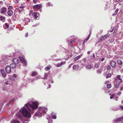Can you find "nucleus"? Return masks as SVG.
I'll list each match as a JSON object with an SVG mask.
<instances>
[{"instance_id": "f257e3e1", "label": "nucleus", "mask_w": 123, "mask_h": 123, "mask_svg": "<svg viewBox=\"0 0 123 123\" xmlns=\"http://www.w3.org/2000/svg\"><path fill=\"white\" fill-rule=\"evenodd\" d=\"M38 103L36 102H33L30 103H28L26 104L21 109L19 110L16 115L21 120H22L23 116L30 118L31 117V110L33 111L36 109L38 107Z\"/></svg>"}, {"instance_id": "f03ea898", "label": "nucleus", "mask_w": 123, "mask_h": 123, "mask_svg": "<svg viewBox=\"0 0 123 123\" xmlns=\"http://www.w3.org/2000/svg\"><path fill=\"white\" fill-rule=\"evenodd\" d=\"M48 111V109L44 107H40L39 108V109L36 112L35 115L36 116H38V117H40L44 115V113H45Z\"/></svg>"}, {"instance_id": "7ed1b4c3", "label": "nucleus", "mask_w": 123, "mask_h": 123, "mask_svg": "<svg viewBox=\"0 0 123 123\" xmlns=\"http://www.w3.org/2000/svg\"><path fill=\"white\" fill-rule=\"evenodd\" d=\"M19 57L24 65L25 66L27 64V62L25 59L21 56H19Z\"/></svg>"}, {"instance_id": "20e7f679", "label": "nucleus", "mask_w": 123, "mask_h": 123, "mask_svg": "<svg viewBox=\"0 0 123 123\" xmlns=\"http://www.w3.org/2000/svg\"><path fill=\"white\" fill-rule=\"evenodd\" d=\"M109 34H107L105 35L104 36H102L100 37L99 38V39L100 40V41L103 40L104 39L106 38L107 37H108L109 36Z\"/></svg>"}, {"instance_id": "39448f33", "label": "nucleus", "mask_w": 123, "mask_h": 123, "mask_svg": "<svg viewBox=\"0 0 123 123\" xmlns=\"http://www.w3.org/2000/svg\"><path fill=\"white\" fill-rule=\"evenodd\" d=\"M11 68L9 66H7L5 68V70L6 72L8 73H10L11 72Z\"/></svg>"}, {"instance_id": "423d86ee", "label": "nucleus", "mask_w": 123, "mask_h": 123, "mask_svg": "<svg viewBox=\"0 0 123 123\" xmlns=\"http://www.w3.org/2000/svg\"><path fill=\"white\" fill-rule=\"evenodd\" d=\"M110 64L111 66L113 68L115 67L116 65V62L113 60H112L110 62Z\"/></svg>"}, {"instance_id": "0eeeda50", "label": "nucleus", "mask_w": 123, "mask_h": 123, "mask_svg": "<svg viewBox=\"0 0 123 123\" xmlns=\"http://www.w3.org/2000/svg\"><path fill=\"white\" fill-rule=\"evenodd\" d=\"M12 61L13 62L16 64H17L19 62V60L16 58L13 59Z\"/></svg>"}, {"instance_id": "6e6552de", "label": "nucleus", "mask_w": 123, "mask_h": 123, "mask_svg": "<svg viewBox=\"0 0 123 123\" xmlns=\"http://www.w3.org/2000/svg\"><path fill=\"white\" fill-rule=\"evenodd\" d=\"M6 10V8L5 7L1 8L0 9V12L1 13H4Z\"/></svg>"}, {"instance_id": "1a4fd4ad", "label": "nucleus", "mask_w": 123, "mask_h": 123, "mask_svg": "<svg viewBox=\"0 0 123 123\" xmlns=\"http://www.w3.org/2000/svg\"><path fill=\"white\" fill-rule=\"evenodd\" d=\"M40 8V5H35L33 6V8L35 9H39Z\"/></svg>"}, {"instance_id": "9d476101", "label": "nucleus", "mask_w": 123, "mask_h": 123, "mask_svg": "<svg viewBox=\"0 0 123 123\" xmlns=\"http://www.w3.org/2000/svg\"><path fill=\"white\" fill-rule=\"evenodd\" d=\"M123 118L122 117H120L116 119L115 120V122H120L122 119Z\"/></svg>"}, {"instance_id": "9b49d317", "label": "nucleus", "mask_w": 123, "mask_h": 123, "mask_svg": "<svg viewBox=\"0 0 123 123\" xmlns=\"http://www.w3.org/2000/svg\"><path fill=\"white\" fill-rule=\"evenodd\" d=\"M16 64L14 63H12L10 65V67L11 68H15L16 67Z\"/></svg>"}, {"instance_id": "f8f14e48", "label": "nucleus", "mask_w": 123, "mask_h": 123, "mask_svg": "<svg viewBox=\"0 0 123 123\" xmlns=\"http://www.w3.org/2000/svg\"><path fill=\"white\" fill-rule=\"evenodd\" d=\"M66 63L65 61L63 62H61V63H59L57 64V67H60L62 64H64Z\"/></svg>"}, {"instance_id": "ddd939ff", "label": "nucleus", "mask_w": 123, "mask_h": 123, "mask_svg": "<svg viewBox=\"0 0 123 123\" xmlns=\"http://www.w3.org/2000/svg\"><path fill=\"white\" fill-rule=\"evenodd\" d=\"M13 12L12 10L8 11V14L9 16H11L13 14Z\"/></svg>"}, {"instance_id": "4468645a", "label": "nucleus", "mask_w": 123, "mask_h": 123, "mask_svg": "<svg viewBox=\"0 0 123 123\" xmlns=\"http://www.w3.org/2000/svg\"><path fill=\"white\" fill-rule=\"evenodd\" d=\"M1 72L3 76L4 77L5 76L6 74L5 73L3 69H1Z\"/></svg>"}, {"instance_id": "2eb2a0df", "label": "nucleus", "mask_w": 123, "mask_h": 123, "mask_svg": "<svg viewBox=\"0 0 123 123\" xmlns=\"http://www.w3.org/2000/svg\"><path fill=\"white\" fill-rule=\"evenodd\" d=\"M56 115L54 114V113H51V117L52 118L54 119H56Z\"/></svg>"}, {"instance_id": "dca6fc26", "label": "nucleus", "mask_w": 123, "mask_h": 123, "mask_svg": "<svg viewBox=\"0 0 123 123\" xmlns=\"http://www.w3.org/2000/svg\"><path fill=\"white\" fill-rule=\"evenodd\" d=\"M37 12H34L33 13L32 16H33L34 18L35 19H36L37 17H38V16L37 15Z\"/></svg>"}, {"instance_id": "f3484780", "label": "nucleus", "mask_w": 123, "mask_h": 123, "mask_svg": "<svg viewBox=\"0 0 123 123\" xmlns=\"http://www.w3.org/2000/svg\"><path fill=\"white\" fill-rule=\"evenodd\" d=\"M121 76L120 75H118L117 76V78L120 81V82L122 83L123 82V80L121 78Z\"/></svg>"}, {"instance_id": "a211bd4d", "label": "nucleus", "mask_w": 123, "mask_h": 123, "mask_svg": "<svg viewBox=\"0 0 123 123\" xmlns=\"http://www.w3.org/2000/svg\"><path fill=\"white\" fill-rule=\"evenodd\" d=\"M120 85V82H117V83L115 84V86L116 88H118L119 86Z\"/></svg>"}, {"instance_id": "6ab92c4d", "label": "nucleus", "mask_w": 123, "mask_h": 123, "mask_svg": "<svg viewBox=\"0 0 123 123\" xmlns=\"http://www.w3.org/2000/svg\"><path fill=\"white\" fill-rule=\"evenodd\" d=\"M80 57V56L79 55L78 56L75 57L74 59V61H76Z\"/></svg>"}, {"instance_id": "aec40b11", "label": "nucleus", "mask_w": 123, "mask_h": 123, "mask_svg": "<svg viewBox=\"0 0 123 123\" xmlns=\"http://www.w3.org/2000/svg\"><path fill=\"white\" fill-rule=\"evenodd\" d=\"M11 123H20L16 120L13 119L12 122V121L11 122Z\"/></svg>"}, {"instance_id": "412c9836", "label": "nucleus", "mask_w": 123, "mask_h": 123, "mask_svg": "<svg viewBox=\"0 0 123 123\" xmlns=\"http://www.w3.org/2000/svg\"><path fill=\"white\" fill-rule=\"evenodd\" d=\"M48 75L47 74L45 73L43 76L44 77H43V79H47Z\"/></svg>"}, {"instance_id": "4be33fe9", "label": "nucleus", "mask_w": 123, "mask_h": 123, "mask_svg": "<svg viewBox=\"0 0 123 123\" xmlns=\"http://www.w3.org/2000/svg\"><path fill=\"white\" fill-rule=\"evenodd\" d=\"M117 62L118 64L120 65H122V62L121 60H117Z\"/></svg>"}, {"instance_id": "5701e85b", "label": "nucleus", "mask_w": 123, "mask_h": 123, "mask_svg": "<svg viewBox=\"0 0 123 123\" xmlns=\"http://www.w3.org/2000/svg\"><path fill=\"white\" fill-rule=\"evenodd\" d=\"M92 67L90 65H88L86 66V68L87 69H90Z\"/></svg>"}, {"instance_id": "b1692460", "label": "nucleus", "mask_w": 123, "mask_h": 123, "mask_svg": "<svg viewBox=\"0 0 123 123\" xmlns=\"http://www.w3.org/2000/svg\"><path fill=\"white\" fill-rule=\"evenodd\" d=\"M24 11V10L23 9H22L20 10L19 9H18V12L19 13H20L21 12H23Z\"/></svg>"}, {"instance_id": "393cba45", "label": "nucleus", "mask_w": 123, "mask_h": 123, "mask_svg": "<svg viewBox=\"0 0 123 123\" xmlns=\"http://www.w3.org/2000/svg\"><path fill=\"white\" fill-rule=\"evenodd\" d=\"M5 17L3 16H1L0 17V20H3L5 18Z\"/></svg>"}, {"instance_id": "a878e982", "label": "nucleus", "mask_w": 123, "mask_h": 123, "mask_svg": "<svg viewBox=\"0 0 123 123\" xmlns=\"http://www.w3.org/2000/svg\"><path fill=\"white\" fill-rule=\"evenodd\" d=\"M111 84H108L107 85V87L109 88H110L111 87Z\"/></svg>"}, {"instance_id": "bb28decb", "label": "nucleus", "mask_w": 123, "mask_h": 123, "mask_svg": "<svg viewBox=\"0 0 123 123\" xmlns=\"http://www.w3.org/2000/svg\"><path fill=\"white\" fill-rule=\"evenodd\" d=\"M67 54H68V57L70 58L71 57V56L70 55L71 53H70L69 52V51H68Z\"/></svg>"}, {"instance_id": "cd10ccee", "label": "nucleus", "mask_w": 123, "mask_h": 123, "mask_svg": "<svg viewBox=\"0 0 123 123\" xmlns=\"http://www.w3.org/2000/svg\"><path fill=\"white\" fill-rule=\"evenodd\" d=\"M25 21H27L28 22H30V19L28 18H26L25 19Z\"/></svg>"}, {"instance_id": "c85d7f7f", "label": "nucleus", "mask_w": 123, "mask_h": 123, "mask_svg": "<svg viewBox=\"0 0 123 123\" xmlns=\"http://www.w3.org/2000/svg\"><path fill=\"white\" fill-rule=\"evenodd\" d=\"M50 69V68L49 67H47L45 68V70L46 71H48Z\"/></svg>"}, {"instance_id": "c756f323", "label": "nucleus", "mask_w": 123, "mask_h": 123, "mask_svg": "<svg viewBox=\"0 0 123 123\" xmlns=\"http://www.w3.org/2000/svg\"><path fill=\"white\" fill-rule=\"evenodd\" d=\"M18 6L20 8V9H23V8L24 7V6H22L20 5H18Z\"/></svg>"}, {"instance_id": "7c9ffc66", "label": "nucleus", "mask_w": 123, "mask_h": 123, "mask_svg": "<svg viewBox=\"0 0 123 123\" xmlns=\"http://www.w3.org/2000/svg\"><path fill=\"white\" fill-rule=\"evenodd\" d=\"M111 76V74H110L108 75L106 77L107 78H108L109 77H110Z\"/></svg>"}, {"instance_id": "2f4dec72", "label": "nucleus", "mask_w": 123, "mask_h": 123, "mask_svg": "<svg viewBox=\"0 0 123 123\" xmlns=\"http://www.w3.org/2000/svg\"><path fill=\"white\" fill-rule=\"evenodd\" d=\"M47 5L49 6H52V5L51 4L50 2H49L47 3Z\"/></svg>"}, {"instance_id": "473e14b6", "label": "nucleus", "mask_w": 123, "mask_h": 123, "mask_svg": "<svg viewBox=\"0 0 123 123\" xmlns=\"http://www.w3.org/2000/svg\"><path fill=\"white\" fill-rule=\"evenodd\" d=\"M33 13H34V12H33V11H30V12L29 13V15H32L33 14Z\"/></svg>"}, {"instance_id": "72a5a7b5", "label": "nucleus", "mask_w": 123, "mask_h": 123, "mask_svg": "<svg viewBox=\"0 0 123 123\" xmlns=\"http://www.w3.org/2000/svg\"><path fill=\"white\" fill-rule=\"evenodd\" d=\"M115 94H112V95H111L110 97V98L111 99H112L115 96Z\"/></svg>"}, {"instance_id": "f704fd0d", "label": "nucleus", "mask_w": 123, "mask_h": 123, "mask_svg": "<svg viewBox=\"0 0 123 123\" xmlns=\"http://www.w3.org/2000/svg\"><path fill=\"white\" fill-rule=\"evenodd\" d=\"M36 72H33L32 73V76H34V75H35L36 74Z\"/></svg>"}, {"instance_id": "c9c22d12", "label": "nucleus", "mask_w": 123, "mask_h": 123, "mask_svg": "<svg viewBox=\"0 0 123 123\" xmlns=\"http://www.w3.org/2000/svg\"><path fill=\"white\" fill-rule=\"evenodd\" d=\"M111 68V67L110 66H108L106 67V68L107 69L109 70Z\"/></svg>"}, {"instance_id": "e433bc0d", "label": "nucleus", "mask_w": 123, "mask_h": 123, "mask_svg": "<svg viewBox=\"0 0 123 123\" xmlns=\"http://www.w3.org/2000/svg\"><path fill=\"white\" fill-rule=\"evenodd\" d=\"M88 39L87 38H86L83 41V43H85L86 42L88 39Z\"/></svg>"}, {"instance_id": "4c0bfd02", "label": "nucleus", "mask_w": 123, "mask_h": 123, "mask_svg": "<svg viewBox=\"0 0 123 123\" xmlns=\"http://www.w3.org/2000/svg\"><path fill=\"white\" fill-rule=\"evenodd\" d=\"M28 120H25L23 121V123H27L28 122Z\"/></svg>"}, {"instance_id": "58836bf2", "label": "nucleus", "mask_w": 123, "mask_h": 123, "mask_svg": "<svg viewBox=\"0 0 123 123\" xmlns=\"http://www.w3.org/2000/svg\"><path fill=\"white\" fill-rule=\"evenodd\" d=\"M6 27V28H9V26L6 23L5 24Z\"/></svg>"}, {"instance_id": "ea45409f", "label": "nucleus", "mask_w": 123, "mask_h": 123, "mask_svg": "<svg viewBox=\"0 0 123 123\" xmlns=\"http://www.w3.org/2000/svg\"><path fill=\"white\" fill-rule=\"evenodd\" d=\"M121 93V92H119L117 93V94L118 95L120 96Z\"/></svg>"}, {"instance_id": "a19ab883", "label": "nucleus", "mask_w": 123, "mask_h": 123, "mask_svg": "<svg viewBox=\"0 0 123 123\" xmlns=\"http://www.w3.org/2000/svg\"><path fill=\"white\" fill-rule=\"evenodd\" d=\"M13 100H14V99H12V100H9L8 104H10L11 103V102L13 101Z\"/></svg>"}, {"instance_id": "79ce46f5", "label": "nucleus", "mask_w": 123, "mask_h": 123, "mask_svg": "<svg viewBox=\"0 0 123 123\" xmlns=\"http://www.w3.org/2000/svg\"><path fill=\"white\" fill-rule=\"evenodd\" d=\"M117 12H116V11H115L114 13L113 14V15L115 16L117 14Z\"/></svg>"}, {"instance_id": "37998d69", "label": "nucleus", "mask_w": 123, "mask_h": 123, "mask_svg": "<svg viewBox=\"0 0 123 123\" xmlns=\"http://www.w3.org/2000/svg\"><path fill=\"white\" fill-rule=\"evenodd\" d=\"M10 79L11 80H14V78L13 77H11L10 78Z\"/></svg>"}, {"instance_id": "c03bdc74", "label": "nucleus", "mask_w": 123, "mask_h": 123, "mask_svg": "<svg viewBox=\"0 0 123 123\" xmlns=\"http://www.w3.org/2000/svg\"><path fill=\"white\" fill-rule=\"evenodd\" d=\"M37 0H33V2L35 3H36Z\"/></svg>"}, {"instance_id": "a18cd8bd", "label": "nucleus", "mask_w": 123, "mask_h": 123, "mask_svg": "<svg viewBox=\"0 0 123 123\" xmlns=\"http://www.w3.org/2000/svg\"><path fill=\"white\" fill-rule=\"evenodd\" d=\"M74 42V41H72L70 42V44L71 45H72L73 43V42Z\"/></svg>"}, {"instance_id": "49530a36", "label": "nucleus", "mask_w": 123, "mask_h": 123, "mask_svg": "<svg viewBox=\"0 0 123 123\" xmlns=\"http://www.w3.org/2000/svg\"><path fill=\"white\" fill-rule=\"evenodd\" d=\"M12 8V6H10L8 8V10H10Z\"/></svg>"}, {"instance_id": "de8ad7c7", "label": "nucleus", "mask_w": 123, "mask_h": 123, "mask_svg": "<svg viewBox=\"0 0 123 123\" xmlns=\"http://www.w3.org/2000/svg\"><path fill=\"white\" fill-rule=\"evenodd\" d=\"M83 61L84 62H85L86 61V58H84L83 59Z\"/></svg>"}, {"instance_id": "09e8293b", "label": "nucleus", "mask_w": 123, "mask_h": 123, "mask_svg": "<svg viewBox=\"0 0 123 123\" xmlns=\"http://www.w3.org/2000/svg\"><path fill=\"white\" fill-rule=\"evenodd\" d=\"M98 65L97 64V63H96L95 65V67L98 68Z\"/></svg>"}, {"instance_id": "8fccbe9b", "label": "nucleus", "mask_w": 123, "mask_h": 123, "mask_svg": "<svg viewBox=\"0 0 123 123\" xmlns=\"http://www.w3.org/2000/svg\"><path fill=\"white\" fill-rule=\"evenodd\" d=\"M120 90L122 91L123 90V86H122L120 88Z\"/></svg>"}, {"instance_id": "3c124183", "label": "nucleus", "mask_w": 123, "mask_h": 123, "mask_svg": "<svg viewBox=\"0 0 123 123\" xmlns=\"http://www.w3.org/2000/svg\"><path fill=\"white\" fill-rule=\"evenodd\" d=\"M76 66L75 65H74L73 67V68L74 69H75L76 68Z\"/></svg>"}, {"instance_id": "603ef678", "label": "nucleus", "mask_w": 123, "mask_h": 123, "mask_svg": "<svg viewBox=\"0 0 123 123\" xmlns=\"http://www.w3.org/2000/svg\"><path fill=\"white\" fill-rule=\"evenodd\" d=\"M87 54L88 55H89L90 54V52L89 51H88Z\"/></svg>"}, {"instance_id": "864d4df0", "label": "nucleus", "mask_w": 123, "mask_h": 123, "mask_svg": "<svg viewBox=\"0 0 123 123\" xmlns=\"http://www.w3.org/2000/svg\"><path fill=\"white\" fill-rule=\"evenodd\" d=\"M14 77V78H16L17 77V75L15 74H14L13 75Z\"/></svg>"}, {"instance_id": "5fc2aeb1", "label": "nucleus", "mask_w": 123, "mask_h": 123, "mask_svg": "<svg viewBox=\"0 0 123 123\" xmlns=\"http://www.w3.org/2000/svg\"><path fill=\"white\" fill-rule=\"evenodd\" d=\"M118 9H116V10L115 11H116V12H117V13L118 11Z\"/></svg>"}, {"instance_id": "6e6d98bb", "label": "nucleus", "mask_w": 123, "mask_h": 123, "mask_svg": "<svg viewBox=\"0 0 123 123\" xmlns=\"http://www.w3.org/2000/svg\"><path fill=\"white\" fill-rule=\"evenodd\" d=\"M105 60V58H102L101 59V60L102 61H103L104 60Z\"/></svg>"}, {"instance_id": "4d7b16f0", "label": "nucleus", "mask_w": 123, "mask_h": 123, "mask_svg": "<svg viewBox=\"0 0 123 123\" xmlns=\"http://www.w3.org/2000/svg\"><path fill=\"white\" fill-rule=\"evenodd\" d=\"M90 34H89V35L88 36L87 38H88V39H89L90 37Z\"/></svg>"}, {"instance_id": "13d9d810", "label": "nucleus", "mask_w": 123, "mask_h": 123, "mask_svg": "<svg viewBox=\"0 0 123 123\" xmlns=\"http://www.w3.org/2000/svg\"><path fill=\"white\" fill-rule=\"evenodd\" d=\"M120 108L121 109L123 110V106H121L120 107Z\"/></svg>"}, {"instance_id": "bf43d9fd", "label": "nucleus", "mask_w": 123, "mask_h": 123, "mask_svg": "<svg viewBox=\"0 0 123 123\" xmlns=\"http://www.w3.org/2000/svg\"><path fill=\"white\" fill-rule=\"evenodd\" d=\"M106 74H107V73H104V75L105 76L106 75Z\"/></svg>"}, {"instance_id": "052dcab7", "label": "nucleus", "mask_w": 123, "mask_h": 123, "mask_svg": "<svg viewBox=\"0 0 123 123\" xmlns=\"http://www.w3.org/2000/svg\"><path fill=\"white\" fill-rule=\"evenodd\" d=\"M28 33H27L26 34V35H25V37H27L28 36Z\"/></svg>"}, {"instance_id": "680f3d73", "label": "nucleus", "mask_w": 123, "mask_h": 123, "mask_svg": "<svg viewBox=\"0 0 123 123\" xmlns=\"http://www.w3.org/2000/svg\"><path fill=\"white\" fill-rule=\"evenodd\" d=\"M93 57H94H94H95V54H93Z\"/></svg>"}, {"instance_id": "e2e57ef3", "label": "nucleus", "mask_w": 123, "mask_h": 123, "mask_svg": "<svg viewBox=\"0 0 123 123\" xmlns=\"http://www.w3.org/2000/svg\"><path fill=\"white\" fill-rule=\"evenodd\" d=\"M98 72L99 73H101V71H98Z\"/></svg>"}, {"instance_id": "0e129e2a", "label": "nucleus", "mask_w": 123, "mask_h": 123, "mask_svg": "<svg viewBox=\"0 0 123 123\" xmlns=\"http://www.w3.org/2000/svg\"><path fill=\"white\" fill-rule=\"evenodd\" d=\"M118 98V96H116V98Z\"/></svg>"}, {"instance_id": "69168bd1", "label": "nucleus", "mask_w": 123, "mask_h": 123, "mask_svg": "<svg viewBox=\"0 0 123 123\" xmlns=\"http://www.w3.org/2000/svg\"><path fill=\"white\" fill-rule=\"evenodd\" d=\"M112 31H113V30H111V31H110V32H112Z\"/></svg>"}, {"instance_id": "338daca9", "label": "nucleus", "mask_w": 123, "mask_h": 123, "mask_svg": "<svg viewBox=\"0 0 123 123\" xmlns=\"http://www.w3.org/2000/svg\"><path fill=\"white\" fill-rule=\"evenodd\" d=\"M115 100H116V101H117L118 100L117 99V98H116V99H115Z\"/></svg>"}, {"instance_id": "774afa93", "label": "nucleus", "mask_w": 123, "mask_h": 123, "mask_svg": "<svg viewBox=\"0 0 123 123\" xmlns=\"http://www.w3.org/2000/svg\"><path fill=\"white\" fill-rule=\"evenodd\" d=\"M122 104H123V101H122Z\"/></svg>"}]
</instances>
